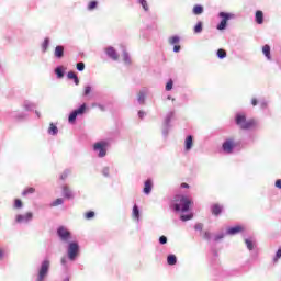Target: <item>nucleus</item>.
Returning a JSON list of instances; mask_svg holds the SVG:
<instances>
[{
	"label": "nucleus",
	"mask_w": 281,
	"mask_h": 281,
	"mask_svg": "<svg viewBox=\"0 0 281 281\" xmlns=\"http://www.w3.org/2000/svg\"><path fill=\"white\" fill-rule=\"evenodd\" d=\"M236 125L240 126L244 131H248V128H254L255 126H258V122L256 120L250 119L247 121V117H245L244 114H237L236 115Z\"/></svg>",
	"instance_id": "1"
},
{
	"label": "nucleus",
	"mask_w": 281,
	"mask_h": 281,
	"mask_svg": "<svg viewBox=\"0 0 281 281\" xmlns=\"http://www.w3.org/2000/svg\"><path fill=\"white\" fill-rule=\"evenodd\" d=\"M176 201V212H188V210H190V205H192V200L188 199L186 195L178 196Z\"/></svg>",
	"instance_id": "2"
},
{
	"label": "nucleus",
	"mask_w": 281,
	"mask_h": 281,
	"mask_svg": "<svg viewBox=\"0 0 281 281\" xmlns=\"http://www.w3.org/2000/svg\"><path fill=\"white\" fill-rule=\"evenodd\" d=\"M218 16L221 20L220 24L217 25V30H225L227 27V22L231 19H236V15L234 13H227V12H220Z\"/></svg>",
	"instance_id": "3"
},
{
	"label": "nucleus",
	"mask_w": 281,
	"mask_h": 281,
	"mask_svg": "<svg viewBox=\"0 0 281 281\" xmlns=\"http://www.w3.org/2000/svg\"><path fill=\"white\" fill-rule=\"evenodd\" d=\"M47 273H49V260H44L38 270L36 281H45V278H47Z\"/></svg>",
	"instance_id": "4"
},
{
	"label": "nucleus",
	"mask_w": 281,
	"mask_h": 281,
	"mask_svg": "<svg viewBox=\"0 0 281 281\" xmlns=\"http://www.w3.org/2000/svg\"><path fill=\"white\" fill-rule=\"evenodd\" d=\"M109 144L104 140L98 142L93 145L94 153H99L98 157H106V147Z\"/></svg>",
	"instance_id": "5"
},
{
	"label": "nucleus",
	"mask_w": 281,
	"mask_h": 281,
	"mask_svg": "<svg viewBox=\"0 0 281 281\" xmlns=\"http://www.w3.org/2000/svg\"><path fill=\"white\" fill-rule=\"evenodd\" d=\"M78 249H80V247L78 246V243H76V241H72L68 245L69 260H76V256H78Z\"/></svg>",
	"instance_id": "6"
},
{
	"label": "nucleus",
	"mask_w": 281,
	"mask_h": 281,
	"mask_svg": "<svg viewBox=\"0 0 281 281\" xmlns=\"http://www.w3.org/2000/svg\"><path fill=\"white\" fill-rule=\"evenodd\" d=\"M57 234L60 240H63L64 243H69V240H71V233H69L68 229L65 228L64 226H60L57 229Z\"/></svg>",
	"instance_id": "7"
},
{
	"label": "nucleus",
	"mask_w": 281,
	"mask_h": 281,
	"mask_svg": "<svg viewBox=\"0 0 281 281\" xmlns=\"http://www.w3.org/2000/svg\"><path fill=\"white\" fill-rule=\"evenodd\" d=\"M85 109H87V105L83 103L79 109L75 110L68 117L69 123L74 124L78 115H82V113H85Z\"/></svg>",
	"instance_id": "8"
},
{
	"label": "nucleus",
	"mask_w": 281,
	"mask_h": 281,
	"mask_svg": "<svg viewBox=\"0 0 281 281\" xmlns=\"http://www.w3.org/2000/svg\"><path fill=\"white\" fill-rule=\"evenodd\" d=\"M34 218V214L32 212H29L24 215H16L15 221L16 223H30Z\"/></svg>",
	"instance_id": "9"
},
{
	"label": "nucleus",
	"mask_w": 281,
	"mask_h": 281,
	"mask_svg": "<svg viewBox=\"0 0 281 281\" xmlns=\"http://www.w3.org/2000/svg\"><path fill=\"white\" fill-rule=\"evenodd\" d=\"M235 146L236 145L234 144V140L228 139L223 143L222 148H223L224 153H227L229 155L234 151Z\"/></svg>",
	"instance_id": "10"
},
{
	"label": "nucleus",
	"mask_w": 281,
	"mask_h": 281,
	"mask_svg": "<svg viewBox=\"0 0 281 281\" xmlns=\"http://www.w3.org/2000/svg\"><path fill=\"white\" fill-rule=\"evenodd\" d=\"M105 54L109 56V58H112V60H117L120 58L117 52H115V48L113 47H108Z\"/></svg>",
	"instance_id": "11"
},
{
	"label": "nucleus",
	"mask_w": 281,
	"mask_h": 281,
	"mask_svg": "<svg viewBox=\"0 0 281 281\" xmlns=\"http://www.w3.org/2000/svg\"><path fill=\"white\" fill-rule=\"evenodd\" d=\"M243 232V226H234L226 231L228 236H236V234H240Z\"/></svg>",
	"instance_id": "12"
},
{
	"label": "nucleus",
	"mask_w": 281,
	"mask_h": 281,
	"mask_svg": "<svg viewBox=\"0 0 281 281\" xmlns=\"http://www.w3.org/2000/svg\"><path fill=\"white\" fill-rule=\"evenodd\" d=\"M55 58H63L65 56V47L64 46H56L55 47V53H54Z\"/></svg>",
	"instance_id": "13"
},
{
	"label": "nucleus",
	"mask_w": 281,
	"mask_h": 281,
	"mask_svg": "<svg viewBox=\"0 0 281 281\" xmlns=\"http://www.w3.org/2000/svg\"><path fill=\"white\" fill-rule=\"evenodd\" d=\"M146 93H148L147 89H143L138 92V97L137 100L139 102V104H144L145 100H146Z\"/></svg>",
	"instance_id": "14"
},
{
	"label": "nucleus",
	"mask_w": 281,
	"mask_h": 281,
	"mask_svg": "<svg viewBox=\"0 0 281 281\" xmlns=\"http://www.w3.org/2000/svg\"><path fill=\"white\" fill-rule=\"evenodd\" d=\"M255 16L258 25H262V23H265V13H262V11H257Z\"/></svg>",
	"instance_id": "15"
},
{
	"label": "nucleus",
	"mask_w": 281,
	"mask_h": 281,
	"mask_svg": "<svg viewBox=\"0 0 281 281\" xmlns=\"http://www.w3.org/2000/svg\"><path fill=\"white\" fill-rule=\"evenodd\" d=\"M143 192H144V194H149L150 192H153V181L151 180L145 181V187H144Z\"/></svg>",
	"instance_id": "16"
},
{
	"label": "nucleus",
	"mask_w": 281,
	"mask_h": 281,
	"mask_svg": "<svg viewBox=\"0 0 281 281\" xmlns=\"http://www.w3.org/2000/svg\"><path fill=\"white\" fill-rule=\"evenodd\" d=\"M67 78H68L69 80H74L75 85H80V79H78V76H77L76 72H74V71H69V72L67 74Z\"/></svg>",
	"instance_id": "17"
},
{
	"label": "nucleus",
	"mask_w": 281,
	"mask_h": 281,
	"mask_svg": "<svg viewBox=\"0 0 281 281\" xmlns=\"http://www.w3.org/2000/svg\"><path fill=\"white\" fill-rule=\"evenodd\" d=\"M193 138L192 135L187 136L184 140L186 150H192Z\"/></svg>",
	"instance_id": "18"
},
{
	"label": "nucleus",
	"mask_w": 281,
	"mask_h": 281,
	"mask_svg": "<svg viewBox=\"0 0 281 281\" xmlns=\"http://www.w3.org/2000/svg\"><path fill=\"white\" fill-rule=\"evenodd\" d=\"M262 54L268 58V60H271V47L269 45H265L262 47Z\"/></svg>",
	"instance_id": "19"
},
{
	"label": "nucleus",
	"mask_w": 281,
	"mask_h": 281,
	"mask_svg": "<svg viewBox=\"0 0 281 281\" xmlns=\"http://www.w3.org/2000/svg\"><path fill=\"white\" fill-rule=\"evenodd\" d=\"M63 195L66 198V199H72L74 198V193L71 192V190H69V187L65 186L63 188Z\"/></svg>",
	"instance_id": "20"
},
{
	"label": "nucleus",
	"mask_w": 281,
	"mask_h": 281,
	"mask_svg": "<svg viewBox=\"0 0 281 281\" xmlns=\"http://www.w3.org/2000/svg\"><path fill=\"white\" fill-rule=\"evenodd\" d=\"M221 212H223V207H221V205L215 204L212 206V214H214V216H218Z\"/></svg>",
	"instance_id": "21"
},
{
	"label": "nucleus",
	"mask_w": 281,
	"mask_h": 281,
	"mask_svg": "<svg viewBox=\"0 0 281 281\" xmlns=\"http://www.w3.org/2000/svg\"><path fill=\"white\" fill-rule=\"evenodd\" d=\"M133 218H135L137 222H139V207L137 205L133 206V212H132Z\"/></svg>",
	"instance_id": "22"
},
{
	"label": "nucleus",
	"mask_w": 281,
	"mask_h": 281,
	"mask_svg": "<svg viewBox=\"0 0 281 281\" xmlns=\"http://www.w3.org/2000/svg\"><path fill=\"white\" fill-rule=\"evenodd\" d=\"M48 134L49 135H58V127L54 125V123H50L49 128H48Z\"/></svg>",
	"instance_id": "23"
},
{
	"label": "nucleus",
	"mask_w": 281,
	"mask_h": 281,
	"mask_svg": "<svg viewBox=\"0 0 281 281\" xmlns=\"http://www.w3.org/2000/svg\"><path fill=\"white\" fill-rule=\"evenodd\" d=\"M202 12H203V5L196 4L195 7H193V14H195V16H199V14H201Z\"/></svg>",
	"instance_id": "24"
},
{
	"label": "nucleus",
	"mask_w": 281,
	"mask_h": 281,
	"mask_svg": "<svg viewBox=\"0 0 281 281\" xmlns=\"http://www.w3.org/2000/svg\"><path fill=\"white\" fill-rule=\"evenodd\" d=\"M24 109L26 111H34L36 109V105L30 101L24 102Z\"/></svg>",
	"instance_id": "25"
},
{
	"label": "nucleus",
	"mask_w": 281,
	"mask_h": 281,
	"mask_svg": "<svg viewBox=\"0 0 281 281\" xmlns=\"http://www.w3.org/2000/svg\"><path fill=\"white\" fill-rule=\"evenodd\" d=\"M167 262H168V265H170V266L177 265V256H175V255H169V256L167 257Z\"/></svg>",
	"instance_id": "26"
},
{
	"label": "nucleus",
	"mask_w": 281,
	"mask_h": 281,
	"mask_svg": "<svg viewBox=\"0 0 281 281\" xmlns=\"http://www.w3.org/2000/svg\"><path fill=\"white\" fill-rule=\"evenodd\" d=\"M202 32H203V22H198L196 25L194 26V33L201 34Z\"/></svg>",
	"instance_id": "27"
},
{
	"label": "nucleus",
	"mask_w": 281,
	"mask_h": 281,
	"mask_svg": "<svg viewBox=\"0 0 281 281\" xmlns=\"http://www.w3.org/2000/svg\"><path fill=\"white\" fill-rule=\"evenodd\" d=\"M179 41H181V38L177 35L169 37V44L170 45H177V43H179Z\"/></svg>",
	"instance_id": "28"
},
{
	"label": "nucleus",
	"mask_w": 281,
	"mask_h": 281,
	"mask_svg": "<svg viewBox=\"0 0 281 281\" xmlns=\"http://www.w3.org/2000/svg\"><path fill=\"white\" fill-rule=\"evenodd\" d=\"M123 60L125 65H131V57L128 56V53L126 50H123Z\"/></svg>",
	"instance_id": "29"
},
{
	"label": "nucleus",
	"mask_w": 281,
	"mask_h": 281,
	"mask_svg": "<svg viewBox=\"0 0 281 281\" xmlns=\"http://www.w3.org/2000/svg\"><path fill=\"white\" fill-rule=\"evenodd\" d=\"M175 115V113H169L166 119H165V126L166 128H168L169 124H170V120H172V116Z\"/></svg>",
	"instance_id": "30"
},
{
	"label": "nucleus",
	"mask_w": 281,
	"mask_h": 281,
	"mask_svg": "<svg viewBox=\"0 0 281 281\" xmlns=\"http://www.w3.org/2000/svg\"><path fill=\"white\" fill-rule=\"evenodd\" d=\"M226 57H227V53L224 49L220 48L217 50V58L223 59V58H226Z\"/></svg>",
	"instance_id": "31"
},
{
	"label": "nucleus",
	"mask_w": 281,
	"mask_h": 281,
	"mask_svg": "<svg viewBox=\"0 0 281 281\" xmlns=\"http://www.w3.org/2000/svg\"><path fill=\"white\" fill-rule=\"evenodd\" d=\"M55 74H56L57 78H63L65 76V72H63V68L61 67H57L55 69Z\"/></svg>",
	"instance_id": "32"
},
{
	"label": "nucleus",
	"mask_w": 281,
	"mask_h": 281,
	"mask_svg": "<svg viewBox=\"0 0 281 281\" xmlns=\"http://www.w3.org/2000/svg\"><path fill=\"white\" fill-rule=\"evenodd\" d=\"M193 217H194V215L192 213H190V214H187V215H181L180 220L186 222V221H192Z\"/></svg>",
	"instance_id": "33"
},
{
	"label": "nucleus",
	"mask_w": 281,
	"mask_h": 281,
	"mask_svg": "<svg viewBox=\"0 0 281 281\" xmlns=\"http://www.w3.org/2000/svg\"><path fill=\"white\" fill-rule=\"evenodd\" d=\"M64 202H65V201H64L61 198H58V199H56V200L52 203V205H53V207H56V206H58V205H63Z\"/></svg>",
	"instance_id": "34"
},
{
	"label": "nucleus",
	"mask_w": 281,
	"mask_h": 281,
	"mask_svg": "<svg viewBox=\"0 0 281 281\" xmlns=\"http://www.w3.org/2000/svg\"><path fill=\"white\" fill-rule=\"evenodd\" d=\"M245 243H246L247 249H249V251H251L254 249V241L250 239H245Z\"/></svg>",
	"instance_id": "35"
},
{
	"label": "nucleus",
	"mask_w": 281,
	"mask_h": 281,
	"mask_svg": "<svg viewBox=\"0 0 281 281\" xmlns=\"http://www.w3.org/2000/svg\"><path fill=\"white\" fill-rule=\"evenodd\" d=\"M35 192V189L34 188H29V189H25L22 194L23 196H26V194H34Z\"/></svg>",
	"instance_id": "36"
},
{
	"label": "nucleus",
	"mask_w": 281,
	"mask_h": 281,
	"mask_svg": "<svg viewBox=\"0 0 281 281\" xmlns=\"http://www.w3.org/2000/svg\"><path fill=\"white\" fill-rule=\"evenodd\" d=\"M139 3L145 12H148V2L146 0H139Z\"/></svg>",
	"instance_id": "37"
},
{
	"label": "nucleus",
	"mask_w": 281,
	"mask_h": 281,
	"mask_svg": "<svg viewBox=\"0 0 281 281\" xmlns=\"http://www.w3.org/2000/svg\"><path fill=\"white\" fill-rule=\"evenodd\" d=\"M43 52H47V47H49V38H45L42 45Z\"/></svg>",
	"instance_id": "38"
},
{
	"label": "nucleus",
	"mask_w": 281,
	"mask_h": 281,
	"mask_svg": "<svg viewBox=\"0 0 281 281\" xmlns=\"http://www.w3.org/2000/svg\"><path fill=\"white\" fill-rule=\"evenodd\" d=\"M93 216H95V212H93V211H90L85 214V218H87V221L93 218Z\"/></svg>",
	"instance_id": "39"
},
{
	"label": "nucleus",
	"mask_w": 281,
	"mask_h": 281,
	"mask_svg": "<svg viewBox=\"0 0 281 281\" xmlns=\"http://www.w3.org/2000/svg\"><path fill=\"white\" fill-rule=\"evenodd\" d=\"M97 7H98V2L92 1V2L89 3L88 10H95Z\"/></svg>",
	"instance_id": "40"
},
{
	"label": "nucleus",
	"mask_w": 281,
	"mask_h": 281,
	"mask_svg": "<svg viewBox=\"0 0 281 281\" xmlns=\"http://www.w3.org/2000/svg\"><path fill=\"white\" fill-rule=\"evenodd\" d=\"M172 85H173L172 79H170L166 85V91H172Z\"/></svg>",
	"instance_id": "41"
},
{
	"label": "nucleus",
	"mask_w": 281,
	"mask_h": 281,
	"mask_svg": "<svg viewBox=\"0 0 281 281\" xmlns=\"http://www.w3.org/2000/svg\"><path fill=\"white\" fill-rule=\"evenodd\" d=\"M14 207L21 210V207H23V202H21V200H15Z\"/></svg>",
	"instance_id": "42"
},
{
	"label": "nucleus",
	"mask_w": 281,
	"mask_h": 281,
	"mask_svg": "<svg viewBox=\"0 0 281 281\" xmlns=\"http://www.w3.org/2000/svg\"><path fill=\"white\" fill-rule=\"evenodd\" d=\"M159 243H160V245H166V243H168V237L167 236H160L159 237Z\"/></svg>",
	"instance_id": "43"
},
{
	"label": "nucleus",
	"mask_w": 281,
	"mask_h": 281,
	"mask_svg": "<svg viewBox=\"0 0 281 281\" xmlns=\"http://www.w3.org/2000/svg\"><path fill=\"white\" fill-rule=\"evenodd\" d=\"M281 258V248L278 249L274 258H273V262H278V259Z\"/></svg>",
	"instance_id": "44"
},
{
	"label": "nucleus",
	"mask_w": 281,
	"mask_h": 281,
	"mask_svg": "<svg viewBox=\"0 0 281 281\" xmlns=\"http://www.w3.org/2000/svg\"><path fill=\"white\" fill-rule=\"evenodd\" d=\"M77 69H78V71H85V63H78L77 64Z\"/></svg>",
	"instance_id": "45"
},
{
	"label": "nucleus",
	"mask_w": 281,
	"mask_h": 281,
	"mask_svg": "<svg viewBox=\"0 0 281 281\" xmlns=\"http://www.w3.org/2000/svg\"><path fill=\"white\" fill-rule=\"evenodd\" d=\"M91 93V86H86L83 95H89Z\"/></svg>",
	"instance_id": "46"
},
{
	"label": "nucleus",
	"mask_w": 281,
	"mask_h": 281,
	"mask_svg": "<svg viewBox=\"0 0 281 281\" xmlns=\"http://www.w3.org/2000/svg\"><path fill=\"white\" fill-rule=\"evenodd\" d=\"M103 177H109V167H104L102 170Z\"/></svg>",
	"instance_id": "47"
},
{
	"label": "nucleus",
	"mask_w": 281,
	"mask_h": 281,
	"mask_svg": "<svg viewBox=\"0 0 281 281\" xmlns=\"http://www.w3.org/2000/svg\"><path fill=\"white\" fill-rule=\"evenodd\" d=\"M194 229L201 232V229H203V224H195Z\"/></svg>",
	"instance_id": "48"
},
{
	"label": "nucleus",
	"mask_w": 281,
	"mask_h": 281,
	"mask_svg": "<svg viewBox=\"0 0 281 281\" xmlns=\"http://www.w3.org/2000/svg\"><path fill=\"white\" fill-rule=\"evenodd\" d=\"M222 238H225V234H220L215 236V240H222Z\"/></svg>",
	"instance_id": "49"
},
{
	"label": "nucleus",
	"mask_w": 281,
	"mask_h": 281,
	"mask_svg": "<svg viewBox=\"0 0 281 281\" xmlns=\"http://www.w3.org/2000/svg\"><path fill=\"white\" fill-rule=\"evenodd\" d=\"M180 50H181V46H179V45L173 46V52L175 53H179Z\"/></svg>",
	"instance_id": "50"
},
{
	"label": "nucleus",
	"mask_w": 281,
	"mask_h": 281,
	"mask_svg": "<svg viewBox=\"0 0 281 281\" xmlns=\"http://www.w3.org/2000/svg\"><path fill=\"white\" fill-rule=\"evenodd\" d=\"M276 188H279V190H281V179L276 181Z\"/></svg>",
	"instance_id": "51"
},
{
	"label": "nucleus",
	"mask_w": 281,
	"mask_h": 281,
	"mask_svg": "<svg viewBox=\"0 0 281 281\" xmlns=\"http://www.w3.org/2000/svg\"><path fill=\"white\" fill-rule=\"evenodd\" d=\"M260 106H261V109H267V101H262V102L260 103Z\"/></svg>",
	"instance_id": "52"
},
{
	"label": "nucleus",
	"mask_w": 281,
	"mask_h": 281,
	"mask_svg": "<svg viewBox=\"0 0 281 281\" xmlns=\"http://www.w3.org/2000/svg\"><path fill=\"white\" fill-rule=\"evenodd\" d=\"M61 265L66 266L67 265V257L61 258Z\"/></svg>",
	"instance_id": "53"
},
{
	"label": "nucleus",
	"mask_w": 281,
	"mask_h": 281,
	"mask_svg": "<svg viewBox=\"0 0 281 281\" xmlns=\"http://www.w3.org/2000/svg\"><path fill=\"white\" fill-rule=\"evenodd\" d=\"M251 104H252V106H256V105L258 104V100L252 99V100H251Z\"/></svg>",
	"instance_id": "54"
},
{
	"label": "nucleus",
	"mask_w": 281,
	"mask_h": 281,
	"mask_svg": "<svg viewBox=\"0 0 281 281\" xmlns=\"http://www.w3.org/2000/svg\"><path fill=\"white\" fill-rule=\"evenodd\" d=\"M204 238H205L206 240H210V233H209V232L204 233Z\"/></svg>",
	"instance_id": "55"
},
{
	"label": "nucleus",
	"mask_w": 281,
	"mask_h": 281,
	"mask_svg": "<svg viewBox=\"0 0 281 281\" xmlns=\"http://www.w3.org/2000/svg\"><path fill=\"white\" fill-rule=\"evenodd\" d=\"M181 188H190V184H188V183H182V184H181Z\"/></svg>",
	"instance_id": "56"
},
{
	"label": "nucleus",
	"mask_w": 281,
	"mask_h": 281,
	"mask_svg": "<svg viewBox=\"0 0 281 281\" xmlns=\"http://www.w3.org/2000/svg\"><path fill=\"white\" fill-rule=\"evenodd\" d=\"M138 116L142 119V117H144V112L143 111H139L138 112Z\"/></svg>",
	"instance_id": "57"
},
{
	"label": "nucleus",
	"mask_w": 281,
	"mask_h": 281,
	"mask_svg": "<svg viewBox=\"0 0 281 281\" xmlns=\"http://www.w3.org/2000/svg\"><path fill=\"white\" fill-rule=\"evenodd\" d=\"M67 172H64L63 175H61V179H67Z\"/></svg>",
	"instance_id": "58"
},
{
	"label": "nucleus",
	"mask_w": 281,
	"mask_h": 281,
	"mask_svg": "<svg viewBox=\"0 0 281 281\" xmlns=\"http://www.w3.org/2000/svg\"><path fill=\"white\" fill-rule=\"evenodd\" d=\"M37 117H41V113L38 111H35Z\"/></svg>",
	"instance_id": "59"
},
{
	"label": "nucleus",
	"mask_w": 281,
	"mask_h": 281,
	"mask_svg": "<svg viewBox=\"0 0 281 281\" xmlns=\"http://www.w3.org/2000/svg\"><path fill=\"white\" fill-rule=\"evenodd\" d=\"M164 135H168V130H164Z\"/></svg>",
	"instance_id": "60"
},
{
	"label": "nucleus",
	"mask_w": 281,
	"mask_h": 281,
	"mask_svg": "<svg viewBox=\"0 0 281 281\" xmlns=\"http://www.w3.org/2000/svg\"><path fill=\"white\" fill-rule=\"evenodd\" d=\"M0 258H3V250H0Z\"/></svg>",
	"instance_id": "61"
},
{
	"label": "nucleus",
	"mask_w": 281,
	"mask_h": 281,
	"mask_svg": "<svg viewBox=\"0 0 281 281\" xmlns=\"http://www.w3.org/2000/svg\"><path fill=\"white\" fill-rule=\"evenodd\" d=\"M167 99L168 100H172V102H175V99H172V97H168Z\"/></svg>",
	"instance_id": "62"
},
{
	"label": "nucleus",
	"mask_w": 281,
	"mask_h": 281,
	"mask_svg": "<svg viewBox=\"0 0 281 281\" xmlns=\"http://www.w3.org/2000/svg\"><path fill=\"white\" fill-rule=\"evenodd\" d=\"M64 281H69V278L64 279Z\"/></svg>",
	"instance_id": "63"
}]
</instances>
